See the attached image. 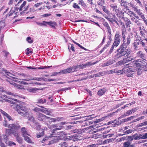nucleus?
Returning <instances> with one entry per match:
<instances>
[{
  "label": "nucleus",
  "instance_id": "nucleus-62",
  "mask_svg": "<svg viewBox=\"0 0 147 147\" xmlns=\"http://www.w3.org/2000/svg\"><path fill=\"white\" fill-rule=\"evenodd\" d=\"M147 138V133L143 134L142 135L141 139H146Z\"/></svg>",
  "mask_w": 147,
  "mask_h": 147
},
{
  "label": "nucleus",
  "instance_id": "nucleus-39",
  "mask_svg": "<svg viewBox=\"0 0 147 147\" xmlns=\"http://www.w3.org/2000/svg\"><path fill=\"white\" fill-rule=\"evenodd\" d=\"M26 136L25 137H23L24 138V140L26 141L28 143H32V140L29 137L27 136Z\"/></svg>",
  "mask_w": 147,
  "mask_h": 147
},
{
  "label": "nucleus",
  "instance_id": "nucleus-57",
  "mask_svg": "<svg viewBox=\"0 0 147 147\" xmlns=\"http://www.w3.org/2000/svg\"><path fill=\"white\" fill-rule=\"evenodd\" d=\"M7 121L6 120H5L4 122L3 123V125L5 127H8V125H7Z\"/></svg>",
  "mask_w": 147,
  "mask_h": 147
},
{
  "label": "nucleus",
  "instance_id": "nucleus-5",
  "mask_svg": "<svg viewBox=\"0 0 147 147\" xmlns=\"http://www.w3.org/2000/svg\"><path fill=\"white\" fill-rule=\"evenodd\" d=\"M123 39V43L120 46L121 47L125 49H127V47L131 42V37L129 35L128 36L126 39H125V34L122 35Z\"/></svg>",
  "mask_w": 147,
  "mask_h": 147
},
{
  "label": "nucleus",
  "instance_id": "nucleus-15",
  "mask_svg": "<svg viewBox=\"0 0 147 147\" xmlns=\"http://www.w3.org/2000/svg\"><path fill=\"white\" fill-rule=\"evenodd\" d=\"M0 112L1 113L3 116H6L9 121L11 120L13 121V120L11 116L2 109H0Z\"/></svg>",
  "mask_w": 147,
  "mask_h": 147
},
{
  "label": "nucleus",
  "instance_id": "nucleus-35",
  "mask_svg": "<svg viewBox=\"0 0 147 147\" xmlns=\"http://www.w3.org/2000/svg\"><path fill=\"white\" fill-rule=\"evenodd\" d=\"M127 2L125 0H121V5L122 6L125 7H127Z\"/></svg>",
  "mask_w": 147,
  "mask_h": 147
},
{
  "label": "nucleus",
  "instance_id": "nucleus-27",
  "mask_svg": "<svg viewBox=\"0 0 147 147\" xmlns=\"http://www.w3.org/2000/svg\"><path fill=\"white\" fill-rule=\"evenodd\" d=\"M46 24L51 26L52 27L55 28V26H57V23L55 22H46Z\"/></svg>",
  "mask_w": 147,
  "mask_h": 147
},
{
  "label": "nucleus",
  "instance_id": "nucleus-7",
  "mask_svg": "<svg viewBox=\"0 0 147 147\" xmlns=\"http://www.w3.org/2000/svg\"><path fill=\"white\" fill-rule=\"evenodd\" d=\"M103 24L104 26L106 27L108 33H109V34L108 35V36L109 40H111V36L112 34L111 28L108 23L106 22H103Z\"/></svg>",
  "mask_w": 147,
  "mask_h": 147
},
{
  "label": "nucleus",
  "instance_id": "nucleus-26",
  "mask_svg": "<svg viewBox=\"0 0 147 147\" xmlns=\"http://www.w3.org/2000/svg\"><path fill=\"white\" fill-rule=\"evenodd\" d=\"M5 134L3 136V139L4 140L5 142L7 144V143L8 142V141L9 140L8 136H10L11 134H7L6 129H5Z\"/></svg>",
  "mask_w": 147,
  "mask_h": 147
},
{
  "label": "nucleus",
  "instance_id": "nucleus-45",
  "mask_svg": "<svg viewBox=\"0 0 147 147\" xmlns=\"http://www.w3.org/2000/svg\"><path fill=\"white\" fill-rule=\"evenodd\" d=\"M8 146H11L13 145L16 146V144L13 142L12 141H8L7 144Z\"/></svg>",
  "mask_w": 147,
  "mask_h": 147
},
{
  "label": "nucleus",
  "instance_id": "nucleus-22",
  "mask_svg": "<svg viewBox=\"0 0 147 147\" xmlns=\"http://www.w3.org/2000/svg\"><path fill=\"white\" fill-rule=\"evenodd\" d=\"M37 119L40 121H42L45 119V115L42 114L41 113H39L38 114Z\"/></svg>",
  "mask_w": 147,
  "mask_h": 147
},
{
  "label": "nucleus",
  "instance_id": "nucleus-64",
  "mask_svg": "<svg viewBox=\"0 0 147 147\" xmlns=\"http://www.w3.org/2000/svg\"><path fill=\"white\" fill-rule=\"evenodd\" d=\"M42 4V3L40 2L37 3L36 4H35L34 5V7H39L40 5H41Z\"/></svg>",
  "mask_w": 147,
  "mask_h": 147
},
{
  "label": "nucleus",
  "instance_id": "nucleus-2",
  "mask_svg": "<svg viewBox=\"0 0 147 147\" xmlns=\"http://www.w3.org/2000/svg\"><path fill=\"white\" fill-rule=\"evenodd\" d=\"M8 127L10 129L6 128L7 134H12L13 135L20 134L19 130L21 126L18 124H10L8 125Z\"/></svg>",
  "mask_w": 147,
  "mask_h": 147
},
{
  "label": "nucleus",
  "instance_id": "nucleus-16",
  "mask_svg": "<svg viewBox=\"0 0 147 147\" xmlns=\"http://www.w3.org/2000/svg\"><path fill=\"white\" fill-rule=\"evenodd\" d=\"M21 131L23 137H25L26 136H30V135L28 133L27 129L24 127H22L21 129Z\"/></svg>",
  "mask_w": 147,
  "mask_h": 147
},
{
  "label": "nucleus",
  "instance_id": "nucleus-20",
  "mask_svg": "<svg viewBox=\"0 0 147 147\" xmlns=\"http://www.w3.org/2000/svg\"><path fill=\"white\" fill-rule=\"evenodd\" d=\"M14 137H16V140L19 143H22L23 139L22 137L20 136V134L13 135Z\"/></svg>",
  "mask_w": 147,
  "mask_h": 147
},
{
  "label": "nucleus",
  "instance_id": "nucleus-18",
  "mask_svg": "<svg viewBox=\"0 0 147 147\" xmlns=\"http://www.w3.org/2000/svg\"><path fill=\"white\" fill-rule=\"evenodd\" d=\"M134 10L136 12L138 15L141 18H142L144 16V14L141 12L140 9H138L137 6L134 9Z\"/></svg>",
  "mask_w": 147,
  "mask_h": 147
},
{
  "label": "nucleus",
  "instance_id": "nucleus-56",
  "mask_svg": "<svg viewBox=\"0 0 147 147\" xmlns=\"http://www.w3.org/2000/svg\"><path fill=\"white\" fill-rule=\"evenodd\" d=\"M125 24L127 28H128V27H130L129 24L130 23L129 20H127V21H126Z\"/></svg>",
  "mask_w": 147,
  "mask_h": 147
},
{
  "label": "nucleus",
  "instance_id": "nucleus-11",
  "mask_svg": "<svg viewBox=\"0 0 147 147\" xmlns=\"http://www.w3.org/2000/svg\"><path fill=\"white\" fill-rule=\"evenodd\" d=\"M111 7L112 8L113 13L118 16H119V13L121 11H120L119 8L118 7L117 5L111 6Z\"/></svg>",
  "mask_w": 147,
  "mask_h": 147
},
{
  "label": "nucleus",
  "instance_id": "nucleus-4",
  "mask_svg": "<svg viewBox=\"0 0 147 147\" xmlns=\"http://www.w3.org/2000/svg\"><path fill=\"white\" fill-rule=\"evenodd\" d=\"M117 53L114 56L115 59H117L122 58L123 57L125 56L127 54H130L131 52V50L129 49H125L120 46H119L117 50Z\"/></svg>",
  "mask_w": 147,
  "mask_h": 147
},
{
  "label": "nucleus",
  "instance_id": "nucleus-61",
  "mask_svg": "<svg viewBox=\"0 0 147 147\" xmlns=\"http://www.w3.org/2000/svg\"><path fill=\"white\" fill-rule=\"evenodd\" d=\"M44 134L43 133V132H41V133H40L39 134H37L36 135V137L37 138H39L41 137V136H42Z\"/></svg>",
  "mask_w": 147,
  "mask_h": 147
},
{
  "label": "nucleus",
  "instance_id": "nucleus-8",
  "mask_svg": "<svg viewBox=\"0 0 147 147\" xmlns=\"http://www.w3.org/2000/svg\"><path fill=\"white\" fill-rule=\"evenodd\" d=\"M24 78L22 79V80L25 81H28L30 80H38L40 81L42 80L43 78H32L30 76H29L28 77H24Z\"/></svg>",
  "mask_w": 147,
  "mask_h": 147
},
{
  "label": "nucleus",
  "instance_id": "nucleus-43",
  "mask_svg": "<svg viewBox=\"0 0 147 147\" xmlns=\"http://www.w3.org/2000/svg\"><path fill=\"white\" fill-rule=\"evenodd\" d=\"M73 7L75 9H80V7L76 3H73Z\"/></svg>",
  "mask_w": 147,
  "mask_h": 147
},
{
  "label": "nucleus",
  "instance_id": "nucleus-32",
  "mask_svg": "<svg viewBox=\"0 0 147 147\" xmlns=\"http://www.w3.org/2000/svg\"><path fill=\"white\" fill-rule=\"evenodd\" d=\"M26 3L27 2L26 1H24L23 2L22 4L21 5L19 8V11H20L22 10L23 8H24L25 6L26 5Z\"/></svg>",
  "mask_w": 147,
  "mask_h": 147
},
{
  "label": "nucleus",
  "instance_id": "nucleus-63",
  "mask_svg": "<svg viewBox=\"0 0 147 147\" xmlns=\"http://www.w3.org/2000/svg\"><path fill=\"white\" fill-rule=\"evenodd\" d=\"M41 109L36 107H35L33 110L35 112L41 111Z\"/></svg>",
  "mask_w": 147,
  "mask_h": 147
},
{
  "label": "nucleus",
  "instance_id": "nucleus-47",
  "mask_svg": "<svg viewBox=\"0 0 147 147\" xmlns=\"http://www.w3.org/2000/svg\"><path fill=\"white\" fill-rule=\"evenodd\" d=\"M62 128V126H58L55 129H54L53 130V131H52V134H54V131L55 130H60Z\"/></svg>",
  "mask_w": 147,
  "mask_h": 147
},
{
  "label": "nucleus",
  "instance_id": "nucleus-6",
  "mask_svg": "<svg viewBox=\"0 0 147 147\" xmlns=\"http://www.w3.org/2000/svg\"><path fill=\"white\" fill-rule=\"evenodd\" d=\"M73 69L71 68H68L67 69L60 71L59 72H54L51 76H55L57 74H66L73 72Z\"/></svg>",
  "mask_w": 147,
  "mask_h": 147
},
{
  "label": "nucleus",
  "instance_id": "nucleus-55",
  "mask_svg": "<svg viewBox=\"0 0 147 147\" xmlns=\"http://www.w3.org/2000/svg\"><path fill=\"white\" fill-rule=\"evenodd\" d=\"M132 113L131 111L130 110L127 111L125 113H124V115L125 116H127L131 114Z\"/></svg>",
  "mask_w": 147,
  "mask_h": 147
},
{
  "label": "nucleus",
  "instance_id": "nucleus-51",
  "mask_svg": "<svg viewBox=\"0 0 147 147\" xmlns=\"http://www.w3.org/2000/svg\"><path fill=\"white\" fill-rule=\"evenodd\" d=\"M113 138H111V139H107L104 141L103 142V143L104 144H107L109 143L110 142H111V141H112L113 140Z\"/></svg>",
  "mask_w": 147,
  "mask_h": 147
},
{
  "label": "nucleus",
  "instance_id": "nucleus-23",
  "mask_svg": "<svg viewBox=\"0 0 147 147\" xmlns=\"http://www.w3.org/2000/svg\"><path fill=\"white\" fill-rule=\"evenodd\" d=\"M133 144H131V142L129 141L125 142L123 144V147H134Z\"/></svg>",
  "mask_w": 147,
  "mask_h": 147
},
{
  "label": "nucleus",
  "instance_id": "nucleus-38",
  "mask_svg": "<svg viewBox=\"0 0 147 147\" xmlns=\"http://www.w3.org/2000/svg\"><path fill=\"white\" fill-rule=\"evenodd\" d=\"M47 100L45 99L44 100L42 98H39L38 100V101L37 102V103H40L42 104L44 103H45Z\"/></svg>",
  "mask_w": 147,
  "mask_h": 147
},
{
  "label": "nucleus",
  "instance_id": "nucleus-36",
  "mask_svg": "<svg viewBox=\"0 0 147 147\" xmlns=\"http://www.w3.org/2000/svg\"><path fill=\"white\" fill-rule=\"evenodd\" d=\"M113 63V61L112 60H109L107 62L104 63L103 65L105 66H108L112 64Z\"/></svg>",
  "mask_w": 147,
  "mask_h": 147
},
{
  "label": "nucleus",
  "instance_id": "nucleus-30",
  "mask_svg": "<svg viewBox=\"0 0 147 147\" xmlns=\"http://www.w3.org/2000/svg\"><path fill=\"white\" fill-rule=\"evenodd\" d=\"M137 56L143 59L145 57V54L141 51H139L136 53Z\"/></svg>",
  "mask_w": 147,
  "mask_h": 147
},
{
  "label": "nucleus",
  "instance_id": "nucleus-60",
  "mask_svg": "<svg viewBox=\"0 0 147 147\" xmlns=\"http://www.w3.org/2000/svg\"><path fill=\"white\" fill-rule=\"evenodd\" d=\"M15 12V11L12 9H11L9 12V13L8 15H7V16H12V15Z\"/></svg>",
  "mask_w": 147,
  "mask_h": 147
},
{
  "label": "nucleus",
  "instance_id": "nucleus-31",
  "mask_svg": "<svg viewBox=\"0 0 147 147\" xmlns=\"http://www.w3.org/2000/svg\"><path fill=\"white\" fill-rule=\"evenodd\" d=\"M121 33L122 35L126 34V28L124 24L121 25Z\"/></svg>",
  "mask_w": 147,
  "mask_h": 147
},
{
  "label": "nucleus",
  "instance_id": "nucleus-37",
  "mask_svg": "<svg viewBox=\"0 0 147 147\" xmlns=\"http://www.w3.org/2000/svg\"><path fill=\"white\" fill-rule=\"evenodd\" d=\"M68 145L66 142H61L59 145L58 147H67Z\"/></svg>",
  "mask_w": 147,
  "mask_h": 147
},
{
  "label": "nucleus",
  "instance_id": "nucleus-54",
  "mask_svg": "<svg viewBox=\"0 0 147 147\" xmlns=\"http://www.w3.org/2000/svg\"><path fill=\"white\" fill-rule=\"evenodd\" d=\"M86 79V78H82L81 79H78L77 80H72L71 81H69L68 82V83H71V82H74L80 81L84 80H85Z\"/></svg>",
  "mask_w": 147,
  "mask_h": 147
},
{
  "label": "nucleus",
  "instance_id": "nucleus-21",
  "mask_svg": "<svg viewBox=\"0 0 147 147\" xmlns=\"http://www.w3.org/2000/svg\"><path fill=\"white\" fill-rule=\"evenodd\" d=\"M63 117H56L54 118H50L51 121H50L51 122H55L57 121H60L63 120Z\"/></svg>",
  "mask_w": 147,
  "mask_h": 147
},
{
  "label": "nucleus",
  "instance_id": "nucleus-13",
  "mask_svg": "<svg viewBox=\"0 0 147 147\" xmlns=\"http://www.w3.org/2000/svg\"><path fill=\"white\" fill-rule=\"evenodd\" d=\"M138 70H140L141 72H144V71H147V63L146 62L144 64H143L142 65L138 68Z\"/></svg>",
  "mask_w": 147,
  "mask_h": 147
},
{
  "label": "nucleus",
  "instance_id": "nucleus-52",
  "mask_svg": "<svg viewBox=\"0 0 147 147\" xmlns=\"http://www.w3.org/2000/svg\"><path fill=\"white\" fill-rule=\"evenodd\" d=\"M97 63L96 62H94L93 63H92L91 62H89L88 63H86V64L87 66H88L89 65H93L95 64L96 63Z\"/></svg>",
  "mask_w": 147,
  "mask_h": 147
},
{
  "label": "nucleus",
  "instance_id": "nucleus-14",
  "mask_svg": "<svg viewBox=\"0 0 147 147\" xmlns=\"http://www.w3.org/2000/svg\"><path fill=\"white\" fill-rule=\"evenodd\" d=\"M82 140H83V138L80 135H77L76 134L74 135L73 140V142H77L78 141H80Z\"/></svg>",
  "mask_w": 147,
  "mask_h": 147
},
{
  "label": "nucleus",
  "instance_id": "nucleus-58",
  "mask_svg": "<svg viewBox=\"0 0 147 147\" xmlns=\"http://www.w3.org/2000/svg\"><path fill=\"white\" fill-rule=\"evenodd\" d=\"M103 1L102 0H99L97 2L98 4L99 5L101 6L103 3Z\"/></svg>",
  "mask_w": 147,
  "mask_h": 147
},
{
  "label": "nucleus",
  "instance_id": "nucleus-28",
  "mask_svg": "<svg viewBox=\"0 0 147 147\" xmlns=\"http://www.w3.org/2000/svg\"><path fill=\"white\" fill-rule=\"evenodd\" d=\"M27 118L28 120L31 122H32L35 124L36 123V120L35 119L33 116L32 115L28 116Z\"/></svg>",
  "mask_w": 147,
  "mask_h": 147
},
{
  "label": "nucleus",
  "instance_id": "nucleus-10",
  "mask_svg": "<svg viewBox=\"0 0 147 147\" xmlns=\"http://www.w3.org/2000/svg\"><path fill=\"white\" fill-rule=\"evenodd\" d=\"M131 61V59H129L125 56V57L123 58L122 60L119 61L118 63L120 65H122L129 62Z\"/></svg>",
  "mask_w": 147,
  "mask_h": 147
},
{
  "label": "nucleus",
  "instance_id": "nucleus-40",
  "mask_svg": "<svg viewBox=\"0 0 147 147\" xmlns=\"http://www.w3.org/2000/svg\"><path fill=\"white\" fill-rule=\"evenodd\" d=\"M72 41H73V42L74 43H75V44H76V45H77L78 46H79L81 48V49H83L85 51H87V49H86V48H85L84 47H83L82 46V45H80L78 43H77L76 42H75L74 40H73Z\"/></svg>",
  "mask_w": 147,
  "mask_h": 147
},
{
  "label": "nucleus",
  "instance_id": "nucleus-59",
  "mask_svg": "<svg viewBox=\"0 0 147 147\" xmlns=\"http://www.w3.org/2000/svg\"><path fill=\"white\" fill-rule=\"evenodd\" d=\"M30 49L29 48H28L26 49L27 51V52L26 53V54L27 55H28L29 54V53L32 54V51H29Z\"/></svg>",
  "mask_w": 147,
  "mask_h": 147
},
{
  "label": "nucleus",
  "instance_id": "nucleus-41",
  "mask_svg": "<svg viewBox=\"0 0 147 147\" xmlns=\"http://www.w3.org/2000/svg\"><path fill=\"white\" fill-rule=\"evenodd\" d=\"M36 23L37 25L40 26H46V22L45 21H43L42 23H40L38 22H36Z\"/></svg>",
  "mask_w": 147,
  "mask_h": 147
},
{
  "label": "nucleus",
  "instance_id": "nucleus-50",
  "mask_svg": "<svg viewBox=\"0 0 147 147\" xmlns=\"http://www.w3.org/2000/svg\"><path fill=\"white\" fill-rule=\"evenodd\" d=\"M128 5L131 7H132L134 9L137 6H136L134 3H130Z\"/></svg>",
  "mask_w": 147,
  "mask_h": 147
},
{
  "label": "nucleus",
  "instance_id": "nucleus-9",
  "mask_svg": "<svg viewBox=\"0 0 147 147\" xmlns=\"http://www.w3.org/2000/svg\"><path fill=\"white\" fill-rule=\"evenodd\" d=\"M146 62L142 59H139L136 60L135 61V64L137 67H140L141 65L144 64Z\"/></svg>",
  "mask_w": 147,
  "mask_h": 147
},
{
  "label": "nucleus",
  "instance_id": "nucleus-24",
  "mask_svg": "<svg viewBox=\"0 0 147 147\" xmlns=\"http://www.w3.org/2000/svg\"><path fill=\"white\" fill-rule=\"evenodd\" d=\"M107 90L105 88L103 89H100L98 91L97 94L98 96H102L105 94Z\"/></svg>",
  "mask_w": 147,
  "mask_h": 147
},
{
  "label": "nucleus",
  "instance_id": "nucleus-46",
  "mask_svg": "<svg viewBox=\"0 0 147 147\" xmlns=\"http://www.w3.org/2000/svg\"><path fill=\"white\" fill-rule=\"evenodd\" d=\"M102 9L107 14H109V13L108 10L106 8L105 6H103L102 7Z\"/></svg>",
  "mask_w": 147,
  "mask_h": 147
},
{
  "label": "nucleus",
  "instance_id": "nucleus-19",
  "mask_svg": "<svg viewBox=\"0 0 147 147\" xmlns=\"http://www.w3.org/2000/svg\"><path fill=\"white\" fill-rule=\"evenodd\" d=\"M38 106L44 109H41V112L47 115H49L50 114L51 112L50 111H49L47 108H45L44 106H40L38 105Z\"/></svg>",
  "mask_w": 147,
  "mask_h": 147
},
{
  "label": "nucleus",
  "instance_id": "nucleus-49",
  "mask_svg": "<svg viewBox=\"0 0 147 147\" xmlns=\"http://www.w3.org/2000/svg\"><path fill=\"white\" fill-rule=\"evenodd\" d=\"M26 40L27 42L29 43H32L33 42V40L31 39V37H28L26 38Z\"/></svg>",
  "mask_w": 147,
  "mask_h": 147
},
{
  "label": "nucleus",
  "instance_id": "nucleus-53",
  "mask_svg": "<svg viewBox=\"0 0 147 147\" xmlns=\"http://www.w3.org/2000/svg\"><path fill=\"white\" fill-rule=\"evenodd\" d=\"M79 67L81 69H83L85 68L87 66L86 63L85 64H83L80 65H78Z\"/></svg>",
  "mask_w": 147,
  "mask_h": 147
},
{
  "label": "nucleus",
  "instance_id": "nucleus-34",
  "mask_svg": "<svg viewBox=\"0 0 147 147\" xmlns=\"http://www.w3.org/2000/svg\"><path fill=\"white\" fill-rule=\"evenodd\" d=\"M103 73L102 72H99L97 74H93L92 76L91 75L92 77H98L100 76H102Z\"/></svg>",
  "mask_w": 147,
  "mask_h": 147
},
{
  "label": "nucleus",
  "instance_id": "nucleus-42",
  "mask_svg": "<svg viewBox=\"0 0 147 147\" xmlns=\"http://www.w3.org/2000/svg\"><path fill=\"white\" fill-rule=\"evenodd\" d=\"M79 4H80L81 6L83 7L86 6V4L83 0H80L79 1Z\"/></svg>",
  "mask_w": 147,
  "mask_h": 147
},
{
  "label": "nucleus",
  "instance_id": "nucleus-1",
  "mask_svg": "<svg viewBox=\"0 0 147 147\" xmlns=\"http://www.w3.org/2000/svg\"><path fill=\"white\" fill-rule=\"evenodd\" d=\"M6 99L11 107H14L16 111L22 116H25L29 115V113L28 109L26 106V103L16 99L9 98Z\"/></svg>",
  "mask_w": 147,
  "mask_h": 147
},
{
  "label": "nucleus",
  "instance_id": "nucleus-48",
  "mask_svg": "<svg viewBox=\"0 0 147 147\" xmlns=\"http://www.w3.org/2000/svg\"><path fill=\"white\" fill-rule=\"evenodd\" d=\"M5 26V23L3 21H1L0 22V27L3 28Z\"/></svg>",
  "mask_w": 147,
  "mask_h": 147
},
{
  "label": "nucleus",
  "instance_id": "nucleus-12",
  "mask_svg": "<svg viewBox=\"0 0 147 147\" xmlns=\"http://www.w3.org/2000/svg\"><path fill=\"white\" fill-rule=\"evenodd\" d=\"M86 130V129L84 128L82 129H75L72 130V132L74 133H76L78 134H80L83 133Z\"/></svg>",
  "mask_w": 147,
  "mask_h": 147
},
{
  "label": "nucleus",
  "instance_id": "nucleus-44",
  "mask_svg": "<svg viewBox=\"0 0 147 147\" xmlns=\"http://www.w3.org/2000/svg\"><path fill=\"white\" fill-rule=\"evenodd\" d=\"M147 125V121H145L142 123H140L137 125V127H142L143 126Z\"/></svg>",
  "mask_w": 147,
  "mask_h": 147
},
{
  "label": "nucleus",
  "instance_id": "nucleus-3",
  "mask_svg": "<svg viewBox=\"0 0 147 147\" xmlns=\"http://www.w3.org/2000/svg\"><path fill=\"white\" fill-rule=\"evenodd\" d=\"M121 37L120 32L119 31H116L114 37V42L109 52V55L112 53L115 47L116 48L118 46L121 42Z\"/></svg>",
  "mask_w": 147,
  "mask_h": 147
},
{
  "label": "nucleus",
  "instance_id": "nucleus-25",
  "mask_svg": "<svg viewBox=\"0 0 147 147\" xmlns=\"http://www.w3.org/2000/svg\"><path fill=\"white\" fill-rule=\"evenodd\" d=\"M140 40H135L133 43V46L134 49L135 50H137L138 49V46L140 44Z\"/></svg>",
  "mask_w": 147,
  "mask_h": 147
},
{
  "label": "nucleus",
  "instance_id": "nucleus-29",
  "mask_svg": "<svg viewBox=\"0 0 147 147\" xmlns=\"http://www.w3.org/2000/svg\"><path fill=\"white\" fill-rule=\"evenodd\" d=\"M111 43V42L110 41H109L107 42V44L104 46V47L100 51V53H102L110 45Z\"/></svg>",
  "mask_w": 147,
  "mask_h": 147
},
{
  "label": "nucleus",
  "instance_id": "nucleus-33",
  "mask_svg": "<svg viewBox=\"0 0 147 147\" xmlns=\"http://www.w3.org/2000/svg\"><path fill=\"white\" fill-rule=\"evenodd\" d=\"M134 139L135 140H139L142 137V135L140 134L138 135L137 134H135L133 135Z\"/></svg>",
  "mask_w": 147,
  "mask_h": 147
},
{
  "label": "nucleus",
  "instance_id": "nucleus-17",
  "mask_svg": "<svg viewBox=\"0 0 147 147\" xmlns=\"http://www.w3.org/2000/svg\"><path fill=\"white\" fill-rule=\"evenodd\" d=\"M128 72L127 74V76L128 77L133 76L135 74V72L133 70L132 68H130L127 69Z\"/></svg>",
  "mask_w": 147,
  "mask_h": 147
}]
</instances>
